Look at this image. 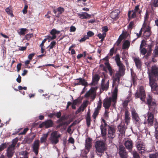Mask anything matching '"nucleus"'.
I'll return each instance as SVG.
<instances>
[{"label":"nucleus","instance_id":"obj_1","mask_svg":"<svg viewBox=\"0 0 158 158\" xmlns=\"http://www.w3.org/2000/svg\"><path fill=\"white\" fill-rule=\"evenodd\" d=\"M115 61L118 67V70L112 77L113 81L112 87H114L112 96V102L114 104L116 102L118 91V86L119 83L120 78L124 76L125 73V67L121 61L119 55L117 54L115 56Z\"/></svg>","mask_w":158,"mask_h":158},{"label":"nucleus","instance_id":"obj_2","mask_svg":"<svg viewBox=\"0 0 158 158\" xmlns=\"http://www.w3.org/2000/svg\"><path fill=\"white\" fill-rule=\"evenodd\" d=\"M147 103L148 105L149 111L147 113V123L148 125L151 126L153 124L154 119V114L156 107L155 100L149 95L147 99Z\"/></svg>","mask_w":158,"mask_h":158},{"label":"nucleus","instance_id":"obj_3","mask_svg":"<svg viewBox=\"0 0 158 158\" xmlns=\"http://www.w3.org/2000/svg\"><path fill=\"white\" fill-rule=\"evenodd\" d=\"M96 153H102L106 149L105 143L102 141L99 140L96 142L95 144Z\"/></svg>","mask_w":158,"mask_h":158},{"label":"nucleus","instance_id":"obj_4","mask_svg":"<svg viewBox=\"0 0 158 158\" xmlns=\"http://www.w3.org/2000/svg\"><path fill=\"white\" fill-rule=\"evenodd\" d=\"M148 73L149 79L153 78L155 80L158 79V67L157 66H152L150 70H148Z\"/></svg>","mask_w":158,"mask_h":158},{"label":"nucleus","instance_id":"obj_5","mask_svg":"<svg viewBox=\"0 0 158 158\" xmlns=\"http://www.w3.org/2000/svg\"><path fill=\"white\" fill-rule=\"evenodd\" d=\"M135 98H140L143 101H145L146 95L143 87L142 86H139V89L135 94Z\"/></svg>","mask_w":158,"mask_h":158},{"label":"nucleus","instance_id":"obj_6","mask_svg":"<svg viewBox=\"0 0 158 158\" xmlns=\"http://www.w3.org/2000/svg\"><path fill=\"white\" fill-rule=\"evenodd\" d=\"M60 136L61 135L58 133L57 131H54L51 133L50 139L52 144H56L58 143V139Z\"/></svg>","mask_w":158,"mask_h":158},{"label":"nucleus","instance_id":"obj_7","mask_svg":"<svg viewBox=\"0 0 158 158\" xmlns=\"http://www.w3.org/2000/svg\"><path fill=\"white\" fill-rule=\"evenodd\" d=\"M132 121L137 126L139 124L140 118L138 114L134 108H132L131 111Z\"/></svg>","mask_w":158,"mask_h":158},{"label":"nucleus","instance_id":"obj_8","mask_svg":"<svg viewBox=\"0 0 158 158\" xmlns=\"http://www.w3.org/2000/svg\"><path fill=\"white\" fill-rule=\"evenodd\" d=\"M96 88L92 87L85 95V97L86 98L90 97L91 101H93L96 96Z\"/></svg>","mask_w":158,"mask_h":158},{"label":"nucleus","instance_id":"obj_9","mask_svg":"<svg viewBox=\"0 0 158 158\" xmlns=\"http://www.w3.org/2000/svg\"><path fill=\"white\" fill-rule=\"evenodd\" d=\"M108 137L110 139H112L114 138L115 136V128L112 125H108Z\"/></svg>","mask_w":158,"mask_h":158},{"label":"nucleus","instance_id":"obj_10","mask_svg":"<svg viewBox=\"0 0 158 158\" xmlns=\"http://www.w3.org/2000/svg\"><path fill=\"white\" fill-rule=\"evenodd\" d=\"M102 121L104 124H102L100 127V128L101 131V135L102 137H103V139L106 140V126H108V125L106 123V121L104 120H102Z\"/></svg>","mask_w":158,"mask_h":158},{"label":"nucleus","instance_id":"obj_11","mask_svg":"<svg viewBox=\"0 0 158 158\" xmlns=\"http://www.w3.org/2000/svg\"><path fill=\"white\" fill-rule=\"evenodd\" d=\"M118 153L121 158H127L128 153L123 146L121 145L119 146Z\"/></svg>","mask_w":158,"mask_h":158},{"label":"nucleus","instance_id":"obj_12","mask_svg":"<svg viewBox=\"0 0 158 158\" xmlns=\"http://www.w3.org/2000/svg\"><path fill=\"white\" fill-rule=\"evenodd\" d=\"M157 80H155L154 79H149V84L151 87L152 90L154 93L158 94V87L156 81Z\"/></svg>","mask_w":158,"mask_h":158},{"label":"nucleus","instance_id":"obj_13","mask_svg":"<svg viewBox=\"0 0 158 158\" xmlns=\"http://www.w3.org/2000/svg\"><path fill=\"white\" fill-rule=\"evenodd\" d=\"M53 125V122L50 119L47 120L40 124L39 126L40 128H41L45 127L46 128L52 127Z\"/></svg>","mask_w":158,"mask_h":158},{"label":"nucleus","instance_id":"obj_14","mask_svg":"<svg viewBox=\"0 0 158 158\" xmlns=\"http://www.w3.org/2000/svg\"><path fill=\"white\" fill-rule=\"evenodd\" d=\"M102 102L101 100L100 99L97 103V107L95 108L93 114V116L94 119H95L96 116L98 114L99 110H100L102 106Z\"/></svg>","mask_w":158,"mask_h":158},{"label":"nucleus","instance_id":"obj_15","mask_svg":"<svg viewBox=\"0 0 158 158\" xmlns=\"http://www.w3.org/2000/svg\"><path fill=\"white\" fill-rule=\"evenodd\" d=\"M112 101V97L107 98L104 100L103 105L105 109H108L110 108Z\"/></svg>","mask_w":158,"mask_h":158},{"label":"nucleus","instance_id":"obj_16","mask_svg":"<svg viewBox=\"0 0 158 158\" xmlns=\"http://www.w3.org/2000/svg\"><path fill=\"white\" fill-rule=\"evenodd\" d=\"M136 147L139 152L141 154L144 153L145 151L144 145L141 142H138L136 143Z\"/></svg>","mask_w":158,"mask_h":158},{"label":"nucleus","instance_id":"obj_17","mask_svg":"<svg viewBox=\"0 0 158 158\" xmlns=\"http://www.w3.org/2000/svg\"><path fill=\"white\" fill-rule=\"evenodd\" d=\"M131 118L130 113L128 110H126L125 112L124 120L127 126H128L130 123Z\"/></svg>","mask_w":158,"mask_h":158},{"label":"nucleus","instance_id":"obj_18","mask_svg":"<svg viewBox=\"0 0 158 158\" xmlns=\"http://www.w3.org/2000/svg\"><path fill=\"white\" fill-rule=\"evenodd\" d=\"M60 32V31H57L55 29H52L50 33L52 36L48 35L47 39L50 40H53L55 39L56 37V34H59Z\"/></svg>","mask_w":158,"mask_h":158},{"label":"nucleus","instance_id":"obj_19","mask_svg":"<svg viewBox=\"0 0 158 158\" xmlns=\"http://www.w3.org/2000/svg\"><path fill=\"white\" fill-rule=\"evenodd\" d=\"M124 145L126 148L131 152L133 148V142L131 140H127L125 141Z\"/></svg>","mask_w":158,"mask_h":158},{"label":"nucleus","instance_id":"obj_20","mask_svg":"<svg viewBox=\"0 0 158 158\" xmlns=\"http://www.w3.org/2000/svg\"><path fill=\"white\" fill-rule=\"evenodd\" d=\"M39 142V140H35L32 145L33 151L35 153L36 155H37L38 153Z\"/></svg>","mask_w":158,"mask_h":158},{"label":"nucleus","instance_id":"obj_21","mask_svg":"<svg viewBox=\"0 0 158 158\" xmlns=\"http://www.w3.org/2000/svg\"><path fill=\"white\" fill-rule=\"evenodd\" d=\"M105 79L103 78L102 79V83L101 84V87L102 89L103 90H107L109 86V80H108L106 83H105Z\"/></svg>","mask_w":158,"mask_h":158},{"label":"nucleus","instance_id":"obj_22","mask_svg":"<svg viewBox=\"0 0 158 158\" xmlns=\"http://www.w3.org/2000/svg\"><path fill=\"white\" fill-rule=\"evenodd\" d=\"M120 12L119 10H115L111 12L110 16L114 20H116L118 18V15Z\"/></svg>","mask_w":158,"mask_h":158},{"label":"nucleus","instance_id":"obj_23","mask_svg":"<svg viewBox=\"0 0 158 158\" xmlns=\"http://www.w3.org/2000/svg\"><path fill=\"white\" fill-rule=\"evenodd\" d=\"M77 80H79V81L75 84V85H81L84 86H88V83L83 78H77L76 79Z\"/></svg>","mask_w":158,"mask_h":158},{"label":"nucleus","instance_id":"obj_24","mask_svg":"<svg viewBox=\"0 0 158 158\" xmlns=\"http://www.w3.org/2000/svg\"><path fill=\"white\" fill-rule=\"evenodd\" d=\"M133 59L136 67L138 69H140L142 66L141 59L138 57H134L133 58Z\"/></svg>","mask_w":158,"mask_h":158},{"label":"nucleus","instance_id":"obj_25","mask_svg":"<svg viewBox=\"0 0 158 158\" xmlns=\"http://www.w3.org/2000/svg\"><path fill=\"white\" fill-rule=\"evenodd\" d=\"M15 148L10 146L7 149V156L8 158H10L13 156L14 153Z\"/></svg>","mask_w":158,"mask_h":158},{"label":"nucleus","instance_id":"obj_26","mask_svg":"<svg viewBox=\"0 0 158 158\" xmlns=\"http://www.w3.org/2000/svg\"><path fill=\"white\" fill-rule=\"evenodd\" d=\"M87 105V101L83 102L76 111V113L77 114L81 111L82 112L85 109Z\"/></svg>","mask_w":158,"mask_h":158},{"label":"nucleus","instance_id":"obj_27","mask_svg":"<svg viewBox=\"0 0 158 158\" xmlns=\"http://www.w3.org/2000/svg\"><path fill=\"white\" fill-rule=\"evenodd\" d=\"M85 145L86 149L87 150L88 152L89 151L92 146V143L90 138H88L86 139Z\"/></svg>","mask_w":158,"mask_h":158},{"label":"nucleus","instance_id":"obj_28","mask_svg":"<svg viewBox=\"0 0 158 158\" xmlns=\"http://www.w3.org/2000/svg\"><path fill=\"white\" fill-rule=\"evenodd\" d=\"M35 137V135L33 134H31L28 135L26 139V140L27 143H31Z\"/></svg>","mask_w":158,"mask_h":158},{"label":"nucleus","instance_id":"obj_29","mask_svg":"<svg viewBox=\"0 0 158 158\" xmlns=\"http://www.w3.org/2000/svg\"><path fill=\"white\" fill-rule=\"evenodd\" d=\"M118 130L121 134L125 133L126 129L127 127L125 126V125L120 124L118 127Z\"/></svg>","mask_w":158,"mask_h":158},{"label":"nucleus","instance_id":"obj_30","mask_svg":"<svg viewBox=\"0 0 158 158\" xmlns=\"http://www.w3.org/2000/svg\"><path fill=\"white\" fill-rule=\"evenodd\" d=\"M78 16L81 19H89L91 18V15L86 12H84L81 14H78Z\"/></svg>","mask_w":158,"mask_h":158},{"label":"nucleus","instance_id":"obj_31","mask_svg":"<svg viewBox=\"0 0 158 158\" xmlns=\"http://www.w3.org/2000/svg\"><path fill=\"white\" fill-rule=\"evenodd\" d=\"M100 77L97 74H96L93 76L92 78V81L90 84L92 85H95L97 84L99 80Z\"/></svg>","mask_w":158,"mask_h":158},{"label":"nucleus","instance_id":"obj_32","mask_svg":"<svg viewBox=\"0 0 158 158\" xmlns=\"http://www.w3.org/2000/svg\"><path fill=\"white\" fill-rule=\"evenodd\" d=\"M105 64L109 71L110 75L112 76L113 73L114 69H112L110 64L108 62H106L105 63Z\"/></svg>","mask_w":158,"mask_h":158},{"label":"nucleus","instance_id":"obj_33","mask_svg":"<svg viewBox=\"0 0 158 158\" xmlns=\"http://www.w3.org/2000/svg\"><path fill=\"white\" fill-rule=\"evenodd\" d=\"M132 12H134L136 14H137V13H138L139 14H140L142 13L141 10H140L139 9V5H137L135 7V9L134 10L129 11L128 12L129 15L130 14H131L132 13Z\"/></svg>","mask_w":158,"mask_h":158},{"label":"nucleus","instance_id":"obj_34","mask_svg":"<svg viewBox=\"0 0 158 158\" xmlns=\"http://www.w3.org/2000/svg\"><path fill=\"white\" fill-rule=\"evenodd\" d=\"M86 124L88 127H89L90 125L91 118L89 111H88L86 118Z\"/></svg>","mask_w":158,"mask_h":158},{"label":"nucleus","instance_id":"obj_35","mask_svg":"<svg viewBox=\"0 0 158 158\" xmlns=\"http://www.w3.org/2000/svg\"><path fill=\"white\" fill-rule=\"evenodd\" d=\"M141 29H142V31L143 30H144V31H151V27L148 25L144 22Z\"/></svg>","mask_w":158,"mask_h":158},{"label":"nucleus","instance_id":"obj_36","mask_svg":"<svg viewBox=\"0 0 158 158\" xmlns=\"http://www.w3.org/2000/svg\"><path fill=\"white\" fill-rule=\"evenodd\" d=\"M130 44V42L128 40H126L123 44L122 48L125 49H128L129 48Z\"/></svg>","mask_w":158,"mask_h":158},{"label":"nucleus","instance_id":"obj_37","mask_svg":"<svg viewBox=\"0 0 158 158\" xmlns=\"http://www.w3.org/2000/svg\"><path fill=\"white\" fill-rule=\"evenodd\" d=\"M131 93H129L128 96L127 97L126 99L125 100L124 102L123 103L124 106H127L128 104V103L131 100Z\"/></svg>","mask_w":158,"mask_h":158},{"label":"nucleus","instance_id":"obj_38","mask_svg":"<svg viewBox=\"0 0 158 158\" xmlns=\"http://www.w3.org/2000/svg\"><path fill=\"white\" fill-rule=\"evenodd\" d=\"M48 135V134H44L42 135L40 138V142L41 143H43L46 142Z\"/></svg>","mask_w":158,"mask_h":158},{"label":"nucleus","instance_id":"obj_39","mask_svg":"<svg viewBox=\"0 0 158 158\" xmlns=\"http://www.w3.org/2000/svg\"><path fill=\"white\" fill-rule=\"evenodd\" d=\"M27 30L26 28H21L20 30V31H19L18 33L20 35H24L26 33H27L26 31Z\"/></svg>","mask_w":158,"mask_h":158},{"label":"nucleus","instance_id":"obj_40","mask_svg":"<svg viewBox=\"0 0 158 158\" xmlns=\"http://www.w3.org/2000/svg\"><path fill=\"white\" fill-rule=\"evenodd\" d=\"M60 123L58 126H57V127L59 128L60 127L65 125H68L69 123H68L67 122H65L64 121H58Z\"/></svg>","mask_w":158,"mask_h":158},{"label":"nucleus","instance_id":"obj_41","mask_svg":"<svg viewBox=\"0 0 158 158\" xmlns=\"http://www.w3.org/2000/svg\"><path fill=\"white\" fill-rule=\"evenodd\" d=\"M57 10L58 12V15L56 16V17H59L60 15L64 11V9L63 8L61 7H60L57 8Z\"/></svg>","mask_w":158,"mask_h":158},{"label":"nucleus","instance_id":"obj_42","mask_svg":"<svg viewBox=\"0 0 158 158\" xmlns=\"http://www.w3.org/2000/svg\"><path fill=\"white\" fill-rule=\"evenodd\" d=\"M151 35V31H144L143 33V36L145 39L148 38Z\"/></svg>","mask_w":158,"mask_h":158},{"label":"nucleus","instance_id":"obj_43","mask_svg":"<svg viewBox=\"0 0 158 158\" xmlns=\"http://www.w3.org/2000/svg\"><path fill=\"white\" fill-rule=\"evenodd\" d=\"M134 158H140L139 153L135 151H134L131 152Z\"/></svg>","mask_w":158,"mask_h":158},{"label":"nucleus","instance_id":"obj_44","mask_svg":"<svg viewBox=\"0 0 158 158\" xmlns=\"http://www.w3.org/2000/svg\"><path fill=\"white\" fill-rule=\"evenodd\" d=\"M18 141V138L16 137L13 139L12 141V144L10 146L13 147L15 148V147L16 144L17 142Z\"/></svg>","mask_w":158,"mask_h":158},{"label":"nucleus","instance_id":"obj_45","mask_svg":"<svg viewBox=\"0 0 158 158\" xmlns=\"http://www.w3.org/2000/svg\"><path fill=\"white\" fill-rule=\"evenodd\" d=\"M140 52L141 55L144 56L147 52L146 49L144 48H140Z\"/></svg>","mask_w":158,"mask_h":158},{"label":"nucleus","instance_id":"obj_46","mask_svg":"<svg viewBox=\"0 0 158 158\" xmlns=\"http://www.w3.org/2000/svg\"><path fill=\"white\" fill-rule=\"evenodd\" d=\"M153 45L152 42V41L151 42V43L148 45V51L147 52H149L150 53H152V48L153 47Z\"/></svg>","mask_w":158,"mask_h":158},{"label":"nucleus","instance_id":"obj_47","mask_svg":"<svg viewBox=\"0 0 158 158\" xmlns=\"http://www.w3.org/2000/svg\"><path fill=\"white\" fill-rule=\"evenodd\" d=\"M136 14L134 12H132V13L131 14L128 15V17L129 19H131L133 18H135L136 17Z\"/></svg>","mask_w":158,"mask_h":158},{"label":"nucleus","instance_id":"obj_48","mask_svg":"<svg viewBox=\"0 0 158 158\" xmlns=\"http://www.w3.org/2000/svg\"><path fill=\"white\" fill-rule=\"evenodd\" d=\"M6 11L8 15L11 16H13L12 11L11 10L9 7H7L6 9Z\"/></svg>","mask_w":158,"mask_h":158},{"label":"nucleus","instance_id":"obj_49","mask_svg":"<svg viewBox=\"0 0 158 158\" xmlns=\"http://www.w3.org/2000/svg\"><path fill=\"white\" fill-rule=\"evenodd\" d=\"M56 44V42L54 41H52L50 45L48 46V48H50V49H52L54 47Z\"/></svg>","mask_w":158,"mask_h":158},{"label":"nucleus","instance_id":"obj_50","mask_svg":"<svg viewBox=\"0 0 158 158\" xmlns=\"http://www.w3.org/2000/svg\"><path fill=\"white\" fill-rule=\"evenodd\" d=\"M6 147V143L2 144L0 145V152L4 150Z\"/></svg>","mask_w":158,"mask_h":158},{"label":"nucleus","instance_id":"obj_51","mask_svg":"<svg viewBox=\"0 0 158 158\" xmlns=\"http://www.w3.org/2000/svg\"><path fill=\"white\" fill-rule=\"evenodd\" d=\"M150 158H158V153L155 154H151L149 155Z\"/></svg>","mask_w":158,"mask_h":158},{"label":"nucleus","instance_id":"obj_52","mask_svg":"<svg viewBox=\"0 0 158 158\" xmlns=\"http://www.w3.org/2000/svg\"><path fill=\"white\" fill-rule=\"evenodd\" d=\"M146 44V41L144 40H143L141 42V44L140 46V48H143V47L145 46Z\"/></svg>","mask_w":158,"mask_h":158},{"label":"nucleus","instance_id":"obj_53","mask_svg":"<svg viewBox=\"0 0 158 158\" xmlns=\"http://www.w3.org/2000/svg\"><path fill=\"white\" fill-rule=\"evenodd\" d=\"M123 40V38H120L119 37L117 41L115 43V45H116L117 46H118L121 43V42L122 41V40Z\"/></svg>","mask_w":158,"mask_h":158},{"label":"nucleus","instance_id":"obj_54","mask_svg":"<svg viewBox=\"0 0 158 158\" xmlns=\"http://www.w3.org/2000/svg\"><path fill=\"white\" fill-rule=\"evenodd\" d=\"M89 39L88 36L85 35L83 38H82L80 40V42H84L86 40Z\"/></svg>","mask_w":158,"mask_h":158},{"label":"nucleus","instance_id":"obj_55","mask_svg":"<svg viewBox=\"0 0 158 158\" xmlns=\"http://www.w3.org/2000/svg\"><path fill=\"white\" fill-rule=\"evenodd\" d=\"M104 35H105V37L106 36V34L105 33H103L102 34L101 33H99L98 35V37L99 39H101L103 38Z\"/></svg>","mask_w":158,"mask_h":158},{"label":"nucleus","instance_id":"obj_56","mask_svg":"<svg viewBox=\"0 0 158 158\" xmlns=\"http://www.w3.org/2000/svg\"><path fill=\"white\" fill-rule=\"evenodd\" d=\"M87 36H88V37H91L94 35V33L92 31H89L87 33Z\"/></svg>","mask_w":158,"mask_h":158},{"label":"nucleus","instance_id":"obj_57","mask_svg":"<svg viewBox=\"0 0 158 158\" xmlns=\"http://www.w3.org/2000/svg\"><path fill=\"white\" fill-rule=\"evenodd\" d=\"M66 119V118L65 116H62L60 119H59L57 121H65Z\"/></svg>","mask_w":158,"mask_h":158},{"label":"nucleus","instance_id":"obj_58","mask_svg":"<svg viewBox=\"0 0 158 158\" xmlns=\"http://www.w3.org/2000/svg\"><path fill=\"white\" fill-rule=\"evenodd\" d=\"M55 116L58 118H59L60 117L61 114V113L60 111L59 112H55Z\"/></svg>","mask_w":158,"mask_h":158},{"label":"nucleus","instance_id":"obj_59","mask_svg":"<svg viewBox=\"0 0 158 158\" xmlns=\"http://www.w3.org/2000/svg\"><path fill=\"white\" fill-rule=\"evenodd\" d=\"M153 5L154 7L158 6V0H154L153 2Z\"/></svg>","mask_w":158,"mask_h":158},{"label":"nucleus","instance_id":"obj_60","mask_svg":"<svg viewBox=\"0 0 158 158\" xmlns=\"http://www.w3.org/2000/svg\"><path fill=\"white\" fill-rule=\"evenodd\" d=\"M22 64L21 63L18 64L17 65V71L19 72L21 69V66Z\"/></svg>","mask_w":158,"mask_h":158},{"label":"nucleus","instance_id":"obj_61","mask_svg":"<svg viewBox=\"0 0 158 158\" xmlns=\"http://www.w3.org/2000/svg\"><path fill=\"white\" fill-rule=\"evenodd\" d=\"M28 8V6L27 5H25L24 8L23 9V14H26L27 13V9Z\"/></svg>","mask_w":158,"mask_h":158},{"label":"nucleus","instance_id":"obj_62","mask_svg":"<svg viewBox=\"0 0 158 158\" xmlns=\"http://www.w3.org/2000/svg\"><path fill=\"white\" fill-rule=\"evenodd\" d=\"M35 55V53H33L31 54H30L28 56V58L30 60H31L32 57L34 56Z\"/></svg>","mask_w":158,"mask_h":158},{"label":"nucleus","instance_id":"obj_63","mask_svg":"<svg viewBox=\"0 0 158 158\" xmlns=\"http://www.w3.org/2000/svg\"><path fill=\"white\" fill-rule=\"evenodd\" d=\"M151 53L149 52H147V54L144 56L143 57L146 59H148V57L151 55Z\"/></svg>","mask_w":158,"mask_h":158},{"label":"nucleus","instance_id":"obj_64","mask_svg":"<svg viewBox=\"0 0 158 158\" xmlns=\"http://www.w3.org/2000/svg\"><path fill=\"white\" fill-rule=\"evenodd\" d=\"M154 57H156L158 56V49H155L154 51Z\"/></svg>","mask_w":158,"mask_h":158}]
</instances>
